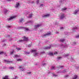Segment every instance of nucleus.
Returning <instances> with one entry per match:
<instances>
[{
	"label": "nucleus",
	"mask_w": 79,
	"mask_h": 79,
	"mask_svg": "<svg viewBox=\"0 0 79 79\" xmlns=\"http://www.w3.org/2000/svg\"><path fill=\"white\" fill-rule=\"evenodd\" d=\"M77 69H78V68H79V67H77Z\"/></svg>",
	"instance_id": "obj_50"
},
{
	"label": "nucleus",
	"mask_w": 79,
	"mask_h": 79,
	"mask_svg": "<svg viewBox=\"0 0 79 79\" xmlns=\"http://www.w3.org/2000/svg\"><path fill=\"white\" fill-rule=\"evenodd\" d=\"M58 68H59V69H63V68H64V67L63 66H59Z\"/></svg>",
	"instance_id": "obj_17"
},
{
	"label": "nucleus",
	"mask_w": 79,
	"mask_h": 79,
	"mask_svg": "<svg viewBox=\"0 0 79 79\" xmlns=\"http://www.w3.org/2000/svg\"><path fill=\"white\" fill-rule=\"evenodd\" d=\"M4 61L9 63H10V62H12V61H9V60H4Z\"/></svg>",
	"instance_id": "obj_25"
},
{
	"label": "nucleus",
	"mask_w": 79,
	"mask_h": 79,
	"mask_svg": "<svg viewBox=\"0 0 79 79\" xmlns=\"http://www.w3.org/2000/svg\"><path fill=\"white\" fill-rule=\"evenodd\" d=\"M66 9H67V8H64L63 9H62V10H66Z\"/></svg>",
	"instance_id": "obj_28"
},
{
	"label": "nucleus",
	"mask_w": 79,
	"mask_h": 79,
	"mask_svg": "<svg viewBox=\"0 0 79 79\" xmlns=\"http://www.w3.org/2000/svg\"><path fill=\"white\" fill-rule=\"evenodd\" d=\"M19 3H17L15 6V8H18L19 7Z\"/></svg>",
	"instance_id": "obj_14"
},
{
	"label": "nucleus",
	"mask_w": 79,
	"mask_h": 79,
	"mask_svg": "<svg viewBox=\"0 0 79 79\" xmlns=\"http://www.w3.org/2000/svg\"><path fill=\"white\" fill-rule=\"evenodd\" d=\"M19 69H20L21 71H25V69L23 68L22 66H20L19 67Z\"/></svg>",
	"instance_id": "obj_3"
},
{
	"label": "nucleus",
	"mask_w": 79,
	"mask_h": 79,
	"mask_svg": "<svg viewBox=\"0 0 79 79\" xmlns=\"http://www.w3.org/2000/svg\"><path fill=\"white\" fill-rule=\"evenodd\" d=\"M43 5H44L43 4H41V6H43Z\"/></svg>",
	"instance_id": "obj_49"
},
{
	"label": "nucleus",
	"mask_w": 79,
	"mask_h": 79,
	"mask_svg": "<svg viewBox=\"0 0 79 79\" xmlns=\"http://www.w3.org/2000/svg\"><path fill=\"white\" fill-rule=\"evenodd\" d=\"M27 74H31V72H28L27 73Z\"/></svg>",
	"instance_id": "obj_39"
},
{
	"label": "nucleus",
	"mask_w": 79,
	"mask_h": 79,
	"mask_svg": "<svg viewBox=\"0 0 79 79\" xmlns=\"http://www.w3.org/2000/svg\"><path fill=\"white\" fill-rule=\"evenodd\" d=\"M49 55H50V56H53V52H50L49 53Z\"/></svg>",
	"instance_id": "obj_16"
},
{
	"label": "nucleus",
	"mask_w": 79,
	"mask_h": 79,
	"mask_svg": "<svg viewBox=\"0 0 79 79\" xmlns=\"http://www.w3.org/2000/svg\"><path fill=\"white\" fill-rule=\"evenodd\" d=\"M53 76H54V77H57V76H58V75H56L55 74H53Z\"/></svg>",
	"instance_id": "obj_26"
},
{
	"label": "nucleus",
	"mask_w": 79,
	"mask_h": 79,
	"mask_svg": "<svg viewBox=\"0 0 79 79\" xmlns=\"http://www.w3.org/2000/svg\"><path fill=\"white\" fill-rule=\"evenodd\" d=\"M2 54H4V55H5L6 56H7V54H6V52L3 51H0V55H2Z\"/></svg>",
	"instance_id": "obj_2"
},
{
	"label": "nucleus",
	"mask_w": 79,
	"mask_h": 79,
	"mask_svg": "<svg viewBox=\"0 0 79 79\" xmlns=\"http://www.w3.org/2000/svg\"><path fill=\"white\" fill-rule=\"evenodd\" d=\"M16 49L17 50H21V49L19 48H17V47L16 48Z\"/></svg>",
	"instance_id": "obj_42"
},
{
	"label": "nucleus",
	"mask_w": 79,
	"mask_h": 79,
	"mask_svg": "<svg viewBox=\"0 0 79 79\" xmlns=\"http://www.w3.org/2000/svg\"><path fill=\"white\" fill-rule=\"evenodd\" d=\"M37 4H38V3H39V0H37Z\"/></svg>",
	"instance_id": "obj_44"
},
{
	"label": "nucleus",
	"mask_w": 79,
	"mask_h": 79,
	"mask_svg": "<svg viewBox=\"0 0 79 79\" xmlns=\"http://www.w3.org/2000/svg\"><path fill=\"white\" fill-rule=\"evenodd\" d=\"M8 27L9 28L11 27V26H8Z\"/></svg>",
	"instance_id": "obj_45"
},
{
	"label": "nucleus",
	"mask_w": 79,
	"mask_h": 79,
	"mask_svg": "<svg viewBox=\"0 0 79 79\" xmlns=\"http://www.w3.org/2000/svg\"><path fill=\"white\" fill-rule=\"evenodd\" d=\"M23 40L27 41H28V37H26L25 36H24L23 37Z\"/></svg>",
	"instance_id": "obj_5"
},
{
	"label": "nucleus",
	"mask_w": 79,
	"mask_h": 79,
	"mask_svg": "<svg viewBox=\"0 0 79 79\" xmlns=\"http://www.w3.org/2000/svg\"><path fill=\"white\" fill-rule=\"evenodd\" d=\"M61 57H59L57 58V59L58 60H61Z\"/></svg>",
	"instance_id": "obj_32"
},
{
	"label": "nucleus",
	"mask_w": 79,
	"mask_h": 79,
	"mask_svg": "<svg viewBox=\"0 0 79 79\" xmlns=\"http://www.w3.org/2000/svg\"><path fill=\"white\" fill-rule=\"evenodd\" d=\"M9 69H14V68L12 67H10L9 68Z\"/></svg>",
	"instance_id": "obj_34"
},
{
	"label": "nucleus",
	"mask_w": 79,
	"mask_h": 79,
	"mask_svg": "<svg viewBox=\"0 0 79 79\" xmlns=\"http://www.w3.org/2000/svg\"><path fill=\"white\" fill-rule=\"evenodd\" d=\"M71 59H72V60H73V58H71Z\"/></svg>",
	"instance_id": "obj_52"
},
{
	"label": "nucleus",
	"mask_w": 79,
	"mask_h": 79,
	"mask_svg": "<svg viewBox=\"0 0 79 79\" xmlns=\"http://www.w3.org/2000/svg\"><path fill=\"white\" fill-rule=\"evenodd\" d=\"M19 57H20V56L17 55H15L14 56V58H18Z\"/></svg>",
	"instance_id": "obj_9"
},
{
	"label": "nucleus",
	"mask_w": 79,
	"mask_h": 79,
	"mask_svg": "<svg viewBox=\"0 0 79 79\" xmlns=\"http://www.w3.org/2000/svg\"><path fill=\"white\" fill-rule=\"evenodd\" d=\"M58 32H57L56 34H58Z\"/></svg>",
	"instance_id": "obj_51"
},
{
	"label": "nucleus",
	"mask_w": 79,
	"mask_h": 79,
	"mask_svg": "<svg viewBox=\"0 0 79 79\" xmlns=\"http://www.w3.org/2000/svg\"><path fill=\"white\" fill-rule=\"evenodd\" d=\"M17 61H22V60H21V59L20 58H19V59L17 60Z\"/></svg>",
	"instance_id": "obj_22"
},
{
	"label": "nucleus",
	"mask_w": 79,
	"mask_h": 79,
	"mask_svg": "<svg viewBox=\"0 0 79 79\" xmlns=\"http://www.w3.org/2000/svg\"><path fill=\"white\" fill-rule=\"evenodd\" d=\"M45 53V52L44 51H42L40 52L41 54H44Z\"/></svg>",
	"instance_id": "obj_21"
},
{
	"label": "nucleus",
	"mask_w": 79,
	"mask_h": 79,
	"mask_svg": "<svg viewBox=\"0 0 79 79\" xmlns=\"http://www.w3.org/2000/svg\"><path fill=\"white\" fill-rule=\"evenodd\" d=\"M73 45H76V43H73Z\"/></svg>",
	"instance_id": "obj_41"
},
{
	"label": "nucleus",
	"mask_w": 79,
	"mask_h": 79,
	"mask_svg": "<svg viewBox=\"0 0 79 79\" xmlns=\"http://www.w3.org/2000/svg\"><path fill=\"white\" fill-rule=\"evenodd\" d=\"M23 41H24V40H19V42H23Z\"/></svg>",
	"instance_id": "obj_27"
},
{
	"label": "nucleus",
	"mask_w": 79,
	"mask_h": 79,
	"mask_svg": "<svg viewBox=\"0 0 79 79\" xmlns=\"http://www.w3.org/2000/svg\"><path fill=\"white\" fill-rule=\"evenodd\" d=\"M23 19H21L20 20V22H22V21H23Z\"/></svg>",
	"instance_id": "obj_29"
},
{
	"label": "nucleus",
	"mask_w": 79,
	"mask_h": 79,
	"mask_svg": "<svg viewBox=\"0 0 79 79\" xmlns=\"http://www.w3.org/2000/svg\"><path fill=\"white\" fill-rule=\"evenodd\" d=\"M65 40H64V39L60 40V41L62 42H64V41Z\"/></svg>",
	"instance_id": "obj_23"
},
{
	"label": "nucleus",
	"mask_w": 79,
	"mask_h": 79,
	"mask_svg": "<svg viewBox=\"0 0 79 79\" xmlns=\"http://www.w3.org/2000/svg\"><path fill=\"white\" fill-rule=\"evenodd\" d=\"M15 78L16 79V77H15Z\"/></svg>",
	"instance_id": "obj_54"
},
{
	"label": "nucleus",
	"mask_w": 79,
	"mask_h": 79,
	"mask_svg": "<svg viewBox=\"0 0 79 79\" xmlns=\"http://www.w3.org/2000/svg\"><path fill=\"white\" fill-rule=\"evenodd\" d=\"M56 54H58V52H55L54 53V55H56Z\"/></svg>",
	"instance_id": "obj_36"
},
{
	"label": "nucleus",
	"mask_w": 79,
	"mask_h": 79,
	"mask_svg": "<svg viewBox=\"0 0 79 79\" xmlns=\"http://www.w3.org/2000/svg\"><path fill=\"white\" fill-rule=\"evenodd\" d=\"M25 29L26 31H29V30L28 28H25Z\"/></svg>",
	"instance_id": "obj_33"
},
{
	"label": "nucleus",
	"mask_w": 79,
	"mask_h": 79,
	"mask_svg": "<svg viewBox=\"0 0 79 79\" xmlns=\"http://www.w3.org/2000/svg\"><path fill=\"white\" fill-rule=\"evenodd\" d=\"M50 16V14H48L46 15H45L43 17H44V18H47V17H48V16Z\"/></svg>",
	"instance_id": "obj_11"
},
{
	"label": "nucleus",
	"mask_w": 79,
	"mask_h": 79,
	"mask_svg": "<svg viewBox=\"0 0 79 79\" xmlns=\"http://www.w3.org/2000/svg\"><path fill=\"white\" fill-rule=\"evenodd\" d=\"M67 69H65L63 71H61L60 72V73H66L67 72Z\"/></svg>",
	"instance_id": "obj_10"
},
{
	"label": "nucleus",
	"mask_w": 79,
	"mask_h": 79,
	"mask_svg": "<svg viewBox=\"0 0 79 79\" xmlns=\"http://www.w3.org/2000/svg\"><path fill=\"white\" fill-rule=\"evenodd\" d=\"M63 27H61L60 28V29H63Z\"/></svg>",
	"instance_id": "obj_46"
},
{
	"label": "nucleus",
	"mask_w": 79,
	"mask_h": 79,
	"mask_svg": "<svg viewBox=\"0 0 79 79\" xmlns=\"http://www.w3.org/2000/svg\"><path fill=\"white\" fill-rule=\"evenodd\" d=\"M51 34V32H49V33H48L47 34H45L44 35V36H46L47 35H49Z\"/></svg>",
	"instance_id": "obj_12"
},
{
	"label": "nucleus",
	"mask_w": 79,
	"mask_h": 79,
	"mask_svg": "<svg viewBox=\"0 0 79 79\" xmlns=\"http://www.w3.org/2000/svg\"><path fill=\"white\" fill-rule=\"evenodd\" d=\"M77 28H74V29H76Z\"/></svg>",
	"instance_id": "obj_48"
},
{
	"label": "nucleus",
	"mask_w": 79,
	"mask_h": 79,
	"mask_svg": "<svg viewBox=\"0 0 79 79\" xmlns=\"http://www.w3.org/2000/svg\"><path fill=\"white\" fill-rule=\"evenodd\" d=\"M79 79V78L78 77L77 75H75L72 78V79Z\"/></svg>",
	"instance_id": "obj_4"
},
{
	"label": "nucleus",
	"mask_w": 79,
	"mask_h": 79,
	"mask_svg": "<svg viewBox=\"0 0 79 79\" xmlns=\"http://www.w3.org/2000/svg\"><path fill=\"white\" fill-rule=\"evenodd\" d=\"M40 54L39 53V52H35L34 54V56H40Z\"/></svg>",
	"instance_id": "obj_1"
},
{
	"label": "nucleus",
	"mask_w": 79,
	"mask_h": 79,
	"mask_svg": "<svg viewBox=\"0 0 79 79\" xmlns=\"http://www.w3.org/2000/svg\"><path fill=\"white\" fill-rule=\"evenodd\" d=\"M14 53H15V50H12V51H11L10 52V55H13Z\"/></svg>",
	"instance_id": "obj_8"
},
{
	"label": "nucleus",
	"mask_w": 79,
	"mask_h": 79,
	"mask_svg": "<svg viewBox=\"0 0 79 79\" xmlns=\"http://www.w3.org/2000/svg\"><path fill=\"white\" fill-rule=\"evenodd\" d=\"M64 18V14H63L61 15V16L60 17V19H62Z\"/></svg>",
	"instance_id": "obj_6"
},
{
	"label": "nucleus",
	"mask_w": 79,
	"mask_h": 79,
	"mask_svg": "<svg viewBox=\"0 0 79 79\" xmlns=\"http://www.w3.org/2000/svg\"><path fill=\"white\" fill-rule=\"evenodd\" d=\"M51 69L52 70H55V66H52Z\"/></svg>",
	"instance_id": "obj_15"
},
{
	"label": "nucleus",
	"mask_w": 79,
	"mask_h": 79,
	"mask_svg": "<svg viewBox=\"0 0 79 79\" xmlns=\"http://www.w3.org/2000/svg\"><path fill=\"white\" fill-rule=\"evenodd\" d=\"M20 28H24V27H23L22 26H21L20 27Z\"/></svg>",
	"instance_id": "obj_43"
},
{
	"label": "nucleus",
	"mask_w": 79,
	"mask_h": 79,
	"mask_svg": "<svg viewBox=\"0 0 79 79\" xmlns=\"http://www.w3.org/2000/svg\"><path fill=\"white\" fill-rule=\"evenodd\" d=\"M79 37V35L77 36H76V38H78Z\"/></svg>",
	"instance_id": "obj_40"
},
{
	"label": "nucleus",
	"mask_w": 79,
	"mask_h": 79,
	"mask_svg": "<svg viewBox=\"0 0 79 79\" xmlns=\"http://www.w3.org/2000/svg\"><path fill=\"white\" fill-rule=\"evenodd\" d=\"M35 65H37V64H35Z\"/></svg>",
	"instance_id": "obj_53"
},
{
	"label": "nucleus",
	"mask_w": 79,
	"mask_h": 79,
	"mask_svg": "<svg viewBox=\"0 0 79 79\" xmlns=\"http://www.w3.org/2000/svg\"><path fill=\"white\" fill-rule=\"evenodd\" d=\"M69 56V54H67V55H65V57H68V56Z\"/></svg>",
	"instance_id": "obj_30"
},
{
	"label": "nucleus",
	"mask_w": 79,
	"mask_h": 79,
	"mask_svg": "<svg viewBox=\"0 0 79 79\" xmlns=\"http://www.w3.org/2000/svg\"><path fill=\"white\" fill-rule=\"evenodd\" d=\"M6 12H7V10H6V11H5V13H6Z\"/></svg>",
	"instance_id": "obj_47"
},
{
	"label": "nucleus",
	"mask_w": 79,
	"mask_h": 79,
	"mask_svg": "<svg viewBox=\"0 0 79 79\" xmlns=\"http://www.w3.org/2000/svg\"><path fill=\"white\" fill-rule=\"evenodd\" d=\"M78 11H79V9L77 10H75L74 12L75 15H76Z\"/></svg>",
	"instance_id": "obj_18"
},
{
	"label": "nucleus",
	"mask_w": 79,
	"mask_h": 79,
	"mask_svg": "<svg viewBox=\"0 0 79 79\" xmlns=\"http://www.w3.org/2000/svg\"><path fill=\"white\" fill-rule=\"evenodd\" d=\"M37 50H31V53H34V52H36Z\"/></svg>",
	"instance_id": "obj_19"
},
{
	"label": "nucleus",
	"mask_w": 79,
	"mask_h": 79,
	"mask_svg": "<svg viewBox=\"0 0 79 79\" xmlns=\"http://www.w3.org/2000/svg\"><path fill=\"white\" fill-rule=\"evenodd\" d=\"M40 25H35V28H37V27H40Z\"/></svg>",
	"instance_id": "obj_20"
},
{
	"label": "nucleus",
	"mask_w": 79,
	"mask_h": 79,
	"mask_svg": "<svg viewBox=\"0 0 79 79\" xmlns=\"http://www.w3.org/2000/svg\"><path fill=\"white\" fill-rule=\"evenodd\" d=\"M45 64H46L45 63H43L42 64V65H43V66H45Z\"/></svg>",
	"instance_id": "obj_31"
},
{
	"label": "nucleus",
	"mask_w": 79,
	"mask_h": 79,
	"mask_svg": "<svg viewBox=\"0 0 79 79\" xmlns=\"http://www.w3.org/2000/svg\"><path fill=\"white\" fill-rule=\"evenodd\" d=\"M24 53L26 55H29V54H30V52H27V51H25L24 52Z\"/></svg>",
	"instance_id": "obj_13"
},
{
	"label": "nucleus",
	"mask_w": 79,
	"mask_h": 79,
	"mask_svg": "<svg viewBox=\"0 0 79 79\" xmlns=\"http://www.w3.org/2000/svg\"><path fill=\"white\" fill-rule=\"evenodd\" d=\"M69 76H68V75H66L64 76V77H68Z\"/></svg>",
	"instance_id": "obj_35"
},
{
	"label": "nucleus",
	"mask_w": 79,
	"mask_h": 79,
	"mask_svg": "<svg viewBox=\"0 0 79 79\" xmlns=\"http://www.w3.org/2000/svg\"><path fill=\"white\" fill-rule=\"evenodd\" d=\"M28 47H31V45L30 44H29L28 46Z\"/></svg>",
	"instance_id": "obj_37"
},
{
	"label": "nucleus",
	"mask_w": 79,
	"mask_h": 79,
	"mask_svg": "<svg viewBox=\"0 0 79 79\" xmlns=\"http://www.w3.org/2000/svg\"><path fill=\"white\" fill-rule=\"evenodd\" d=\"M16 18V16H14L13 17H11L8 20L9 21H10V20H11V19H14V18Z\"/></svg>",
	"instance_id": "obj_7"
},
{
	"label": "nucleus",
	"mask_w": 79,
	"mask_h": 79,
	"mask_svg": "<svg viewBox=\"0 0 79 79\" xmlns=\"http://www.w3.org/2000/svg\"><path fill=\"white\" fill-rule=\"evenodd\" d=\"M45 49H50V47H46L44 48Z\"/></svg>",
	"instance_id": "obj_24"
},
{
	"label": "nucleus",
	"mask_w": 79,
	"mask_h": 79,
	"mask_svg": "<svg viewBox=\"0 0 79 79\" xmlns=\"http://www.w3.org/2000/svg\"><path fill=\"white\" fill-rule=\"evenodd\" d=\"M32 16V15L31 14L30 15V18H31Z\"/></svg>",
	"instance_id": "obj_38"
}]
</instances>
